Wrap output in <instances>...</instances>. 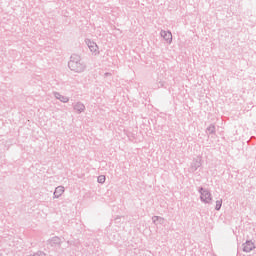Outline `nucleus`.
<instances>
[{"label": "nucleus", "mask_w": 256, "mask_h": 256, "mask_svg": "<svg viewBox=\"0 0 256 256\" xmlns=\"http://www.w3.org/2000/svg\"><path fill=\"white\" fill-rule=\"evenodd\" d=\"M201 199L204 203H209L211 201V194L207 190H201Z\"/></svg>", "instance_id": "nucleus-1"}, {"label": "nucleus", "mask_w": 256, "mask_h": 256, "mask_svg": "<svg viewBox=\"0 0 256 256\" xmlns=\"http://www.w3.org/2000/svg\"><path fill=\"white\" fill-rule=\"evenodd\" d=\"M243 249L246 253H249L250 251H253V249H255V244H253L252 242H246Z\"/></svg>", "instance_id": "nucleus-2"}, {"label": "nucleus", "mask_w": 256, "mask_h": 256, "mask_svg": "<svg viewBox=\"0 0 256 256\" xmlns=\"http://www.w3.org/2000/svg\"><path fill=\"white\" fill-rule=\"evenodd\" d=\"M63 193H65V188L63 186H58L54 191L55 197H61Z\"/></svg>", "instance_id": "nucleus-3"}, {"label": "nucleus", "mask_w": 256, "mask_h": 256, "mask_svg": "<svg viewBox=\"0 0 256 256\" xmlns=\"http://www.w3.org/2000/svg\"><path fill=\"white\" fill-rule=\"evenodd\" d=\"M161 35H162V37H164V39L166 41H171V39H173V36L171 35V32L164 31V32H161Z\"/></svg>", "instance_id": "nucleus-4"}, {"label": "nucleus", "mask_w": 256, "mask_h": 256, "mask_svg": "<svg viewBox=\"0 0 256 256\" xmlns=\"http://www.w3.org/2000/svg\"><path fill=\"white\" fill-rule=\"evenodd\" d=\"M221 205H223V201L218 200V201L216 202V209H217V211H219V209H221Z\"/></svg>", "instance_id": "nucleus-5"}, {"label": "nucleus", "mask_w": 256, "mask_h": 256, "mask_svg": "<svg viewBox=\"0 0 256 256\" xmlns=\"http://www.w3.org/2000/svg\"><path fill=\"white\" fill-rule=\"evenodd\" d=\"M105 181V176L101 175L98 177V183H103Z\"/></svg>", "instance_id": "nucleus-6"}, {"label": "nucleus", "mask_w": 256, "mask_h": 256, "mask_svg": "<svg viewBox=\"0 0 256 256\" xmlns=\"http://www.w3.org/2000/svg\"><path fill=\"white\" fill-rule=\"evenodd\" d=\"M89 47L91 51H97V45L92 44V45H89Z\"/></svg>", "instance_id": "nucleus-7"}, {"label": "nucleus", "mask_w": 256, "mask_h": 256, "mask_svg": "<svg viewBox=\"0 0 256 256\" xmlns=\"http://www.w3.org/2000/svg\"><path fill=\"white\" fill-rule=\"evenodd\" d=\"M73 65H75V62H70V63H69L70 69H74V68H73ZM76 65H77V64H76Z\"/></svg>", "instance_id": "nucleus-8"}, {"label": "nucleus", "mask_w": 256, "mask_h": 256, "mask_svg": "<svg viewBox=\"0 0 256 256\" xmlns=\"http://www.w3.org/2000/svg\"><path fill=\"white\" fill-rule=\"evenodd\" d=\"M63 101H64V103H66V101H67V98H65Z\"/></svg>", "instance_id": "nucleus-9"}, {"label": "nucleus", "mask_w": 256, "mask_h": 256, "mask_svg": "<svg viewBox=\"0 0 256 256\" xmlns=\"http://www.w3.org/2000/svg\"><path fill=\"white\" fill-rule=\"evenodd\" d=\"M81 109H83V105H81Z\"/></svg>", "instance_id": "nucleus-10"}]
</instances>
